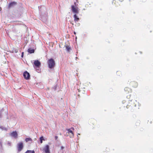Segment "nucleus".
I'll return each instance as SVG.
<instances>
[{
  "instance_id": "f257e3e1",
  "label": "nucleus",
  "mask_w": 153,
  "mask_h": 153,
  "mask_svg": "<svg viewBox=\"0 0 153 153\" xmlns=\"http://www.w3.org/2000/svg\"><path fill=\"white\" fill-rule=\"evenodd\" d=\"M48 66L49 68H53L55 65V62L53 59H49L48 61Z\"/></svg>"
},
{
  "instance_id": "f03ea898",
  "label": "nucleus",
  "mask_w": 153,
  "mask_h": 153,
  "mask_svg": "<svg viewBox=\"0 0 153 153\" xmlns=\"http://www.w3.org/2000/svg\"><path fill=\"white\" fill-rule=\"evenodd\" d=\"M71 7L72 12L75 14L79 13V9L77 6H75L72 5H71Z\"/></svg>"
},
{
  "instance_id": "7ed1b4c3",
  "label": "nucleus",
  "mask_w": 153,
  "mask_h": 153,
  "mask_svg": "<svg viewBox=\"0 0 153 153\" xmlns=\"http://www.w3.org/2000/svg\"><path fill=\"white\" fill-rule=\"evenodd\" d=\"M66 130L68 131V134L71 133L70 135V138H73L74 137V134L72 130H74V128L73 127H71L70 128L67 129Z\"/></svg>"
},
{
  "instance_id": "20e7f679",
  "label": "nucleus",
  "mask_w": 153,
  "mask_h": 153,
  "mask_svg": "<svg viewBox=\"0 0 153 153\" xmlns=\"http://www.w3.org/2000/svg\"><path fill=\"white\" fill-rule=\"evenodd\" d=\"M23 143L21 142L17 144V149L18 152H20L23 149Z\"/></svg>"
},
{
  "instance_id": "39448f33",
  "label": "nucleus",
  "mask_w": 153,
  "mask_h": 153,
  "mask_svg": "<svg viewBox=\"0 0 153 153\" xmlns=\"http://www.w3.org/2000/svg\"><path fill=\"white\" fill-rule=\"evenodd\" d=\"M130 85L131 87L135 88L137 87L138 84L136 82L132 81L130 82Z\"/></svg>"
},
{
  "instance_id": "423d86ee",
  "label": "nucleus",
  "mask_w": 153,
  "mask_h": 153,
  "mask_svg": "<svg viewBox=\"0 0 153 153\" xmlns=\"http://www.w3.org/2000/svg\"><path fill=\"white\" fill-rule=\"evenodd\" d=\"M23 76L25 79L27 80L29 79L30 78V75L29 73L27 71L24 72Z\"/></svg>"
},
{
  "instance_id": "0eeeda50",
  "label": "nucleus",
  "mask_w": 153,
  "mask_h": 153,
  "mask_svg": "<svg viewBox=\"0 0 153 153\" xmlns=\"http://www.w3.org/2000/svg\"><path fill=\"white\" fill-rule=\"evenodd\" d=\"M125 92L126 94H128L132 92V90L128 87H126L124 88Z\"/></svg>"
},
{
  "instance_id": "6e6552de",
  "label": "nucleus",
  "mask_w": 153,
  "mask_h": 153,
  "mask_svg": "<svg viewBox=\"0 0 153 153\" xmlns=\"http://www.w3.org/2000/svg\"><path fill=\"white\" fill-rule=\"evenodd\" d=\"M49 146L46 145L43 148V150L45 151V153H50Z\"/></svg>"
},
{
  "instance_id": "1a4fd4ad",
  "label": "nucleus",
  "mask_w": 153,
  "mask_h": 153,
  "mask_svg": "<svg viewBox=\"0 0 153 153\" xmlns=\"http://www.w3.org/2000/svg\"><path fill=\"white\" fill-rule=\"evenodd\" d=\"M16 2L15 1L11 2L9 4L8 8L9 9L10 8L13 7L14 6L16 5Z\"/></svg>"
},
{
  "instance_id": "9d476101",
  "label": "nucleus",
  "mask_w": 153,
  "mask_h": 153,
  "mask_svg": "<svg viewBox=\"0 0 153 153\" xmlns=\"http://www.w3.org/2000/svg\"><path fill=\"white\" fill-rule=\"evenodd\" d=\"M34 64L35 66L39 67L40 66L41 63L38 60H36L34 61Z\"/></svg>"
},
{
  "instance_id": "9b49d317",
  "label": "nucleus",
  "mask_w": 153,
  "mask_h": 153,
  "mask_svg": "<svg viewBox=\"0 0 153 153\" xmlns=\"http://www.w3.org/2000/svg\"><path fill=\"white\" fill-rule=\"evenodd\" d=\"M11 135L15 138H17V137L18 134L16 131H13L11 133Z\"/></svg>"
},
{
  "instance_id": "f8f14e48",
  "label": "nucleus",
  "mask_w": 153,
  "mask_h": 153,
  "mask_svg": "<svg viewBox=\"0 0 153 153\" xmlns=\"http://www.w3.org/2000/svg\"><path fill=\"white\" fill-rule=\"evenodd\" d=\"M74 20L75 22H78L79 20V18L78 17L76 14H75L74 15Z\"/></svg>"
},
{
  "instance_id": "ddd939ff",
  "label": "nucleus",
  "mask_w": 153,
  "mask_h": 153,
  "mask_svg": "<svg viewBox=\"0 0 153 153\" xmlns=\"http://www.w3.org/2000/svg\"><path fill=\"white\" fill-rule=\"evenodd\" d=\"M28 51L30 53H33L34 52V50L33 49H32L31 48H30L28 49Z\"/></svg>"
},
{
  "instance_id": "4468645a",
  "label": "nucleus",
  "mask_w": 153,
  "mask_h": 153,
  "mask_svg": "<svg viewBox=\"0 0 153 153\" xmlns=\"http://www.w3.org/2000/svg\"><path fill=\"white\" fill-rule=\"evenodd\" d=\"M25 141L26 142H27L29 141H32V140L30 138H27L25 139Z\"/></svg>"
},
{
  "instance_id": "2eb2a0df",
  "label": "nucleus",
  "mask_w": 153,
  "mask_h": 153,
  "mask_svg": "<svg viewBox=\"0 0 153 153\" xmlns=\"http://www.w3.org/2000/svg\"><path fill=\"white\" fill-rule=\"evenodd\" d=\"M25 153H35V152L33 150H27Z\"/></svg>"
},
{
  "instance_id": "dca6fc26",
  "label": "nucleus",
  "mask_w": 153,
  "mask_h": 153,
  "mask_svg": "<svg viewBox=\"0 0 153 153\" xmlns=\"http://www.w3.org/2000/svg\"><path fill=\"white\" fill-rule=\"evenodd\" d=\"M65 48H66L67 50L68 51H70V50L71 49V48L69 46H68V45L66 46Z\"/></svg>"
},
{
  "instance_id": "f3484780",
  "label": "nucleus",
  "mask_w": 153,
  "mask_h": 153,
  "mask_svg": "<svg viewBox=\"0 0 153 153\" xmlns=\"http://www.w3.org/2000/svg\"><path fill=\"white\" fill-rule=\"evenodd\" d=\"M18 49H13V52H15V53H17L18 52Z\"/></svg>"
},
{
  "instance_id": "a211bd4d",
  "label": "nucleus",
  "mask_w": 153,
  "mask_h": 153,
  "mask_svg": "<svg viewBox=\"0 0 153 153\" xmlns=\"http://www.w3.org/2000/svg\"><path fill=\"white\" fill-rule=\"evenodd\" d=\"M116 74L117 76H120L121 74V72L120 71H118L117 72Z\"/></svg>"
},
{
  "instance_id": "6ab92c4d",
  "label": "nucleus",
  "mask_w": 153,
  "mask_h": 153,
  "mask_svg": "<svg viewBox=\"0 0 153 153\" xmlns=\"http://www.w3.org/2000/svg\"><path fill=\"white\" fill-rule=\"evenodd\" d=\"M40 142L41 143H42V140H44L43 137L42 136L40 138Z\"/></svg>"
},
{
  "instance_id": "aec40b11",
  "label": "nucleus",
  "mask_w": 153,
  "mask_h": 153,
  "mask_svg": "<svg viewBox=\"0 0 153 153\" xmlns=\"http://www.w3.org/2000/svg\"><path fill=\"white\" fill-rule=\"evenodd\" d=\"M131 97V95L129 94L128 95L126 96V97L128 99H129L130 98V97Z\"/></svg>"
},
{
  "instance_id": "412c9836",
  "label": "nucleus",
  "mask_w": 153,
  "mask_h": 153,
  "mask_svg": "<svg viewBox=\"0 0 153 153\" xmlns=\"http://www.w3.org/2000/svg\"><path fill=\"white\" fill-rule=\"evenodd\" d=\"M78 3L76 1V2H74V6H78Z\"/></svg>"
},
{
  "instance_id": "4be33fe9",
  "label": "nucleus",
  "mask_w": 153,
  "mask_h": 153,
  "mask_svg": "<svg viewBox=\"0 0 153 153\" xmlns=\"http://www.w3.org/2000/svg\"><path fill=\"white\" fill-rule=\"evenodd\" d=\"M58 138V137L57 136H55V139L56 140H57Z\"/></svg>"
},
{
  "instance_id": "5701e85b",
  "label": "nucleus",
  "mask_w": 153,
  "mask_h": 153,
  "mask_svg": "<svg viewBox=\"0 0 153 153\" xmlns=\"http://www.w3.org/2000/svg\"><path fill=\"white\" fill-rule=\"evenodd\" d=\"M116 3V1L115 0H113V3L114 4H115V3Z\"/></svg>"
},
{
  "instance_id": "b1692460",
  "label": "nucleus",
  "mask_w": 153,
  "mask_h": 153,
  "mask_svg": "<svg viewBox=\"0 0 153 153\" xmlns=\"http://www.w3.org/2000/svg\"><path fill=\"white\" fill-rule=\"evenodd\" d=\"M130 106V105H127L126 106V107L127 108H129Z\"/></svg>"
},
{
  "instance_id": "393cba45",
  "label": "nucleus",
  "mask_w": 153,
  "mask_h": 153,
  "mask_svg": "<svg viewBox=\"0 0 153 153\" xmlns=\"http://www.w3.org/2000/svg\"><path fill=\"white\" fill-rule=\"evenodd\" d=\"M23 55H24V52H22V56H21L22 57H23Z\"/></svg>"
},
{
  "instance_id": "a878e982",
  "label": "nucleus",
  "mask_w": 153,
  "mask_h": 153,
  "mask_svg": "<svg viewBox=\"0 0 153 153\" xmlns=\"http://www.w3.org/2000/svg\"><path fill=\"white\" fill-rule=\"evenodd\" d=\"M94 123V122H93V121H92V122H91V124H93V125H94L95 124L93 123Z\"/></svg>"
},
{
  "instance_id": "bb28decb",
  "label": "nucleus",
  "mask_w": 153,
  "mask_h": 153,
  "mask_svg": "<svg viewBox=\"0 0 153 153\" xmlns=\"http://www.w3.org/2000/svg\"><path fill=\"white\" fill-rule=\"evenodd\" d=\"M64 149V147H63V146H61V149L62 150V149Z\"/></svg>"
},
{
  "instance_id": "cd10ccee",
  "label": "nucleus",
  "mask_w": 153,
  "mask_h": 153,
  "mask_svg": "<svg viewBox=\"0 0 153 153\" xmlns=\"http://www.w3.org/2000/svg\"><path fill=\"white\" fill-rule=\"evenodd\" d=\"M82 94L81 93H80V94H79L78 95V96H80V95H81Z\"/></svg>"
},
{
  "instance_id": "c85d7f7f",
  "label": "nucleus",
  "mask_w": 153,
  "mask_h": 153,
  "mask_svg": "<svg viewBox=\"0 0 153 153\" xmlns=\"http://www.w3.org/2000/svg\"><path fill=\"white\" fill-rule=\"evenodd\" d=\"M77 90H78V91L79 92H80V90L79 89H78Z\"/></svg>"
},
{
  "instance_id": "c756f323",
  "label": "nucleus",
  "mask_w": 153,
  "mask_h": 153,
  "mask_svg": "<svg viewBox=\"0 0 153 153\" xmlns=\"http://www.w3.org/2000/svg\"><path fill=\"white\" fill-rule=\"evenodd\" d=\"M2 10V8H1V7H0V11H1Z\"/></svg>"
},
{
  "instance_id": "7c9ffc66",
  "label": "nucleus",
  "mask_w": 153,
  "mask_h": 153,
  "mask_svg": "<svg viewBox=\"0 0 153 153\" xmlns=\"http://www.w3.org/2000/svg\"><path fill=\"white\" fill-rule=\"evenodd\" d=\"M76 1L77 2V3H79V2H78V0H76Z\"/></svg>"
},
{
  "instance_id": "2f4dec72",
  "label": "nucleus",
  "mask_w": 153,
  "mask_h": 153,
  "mask_svg": "<svg viewBox=\"0 0 153 153\" xmlns=\"http://www.w3.org/2000/svg\"><path fill=\"white\" fill-rule=\"evenodd\" d=\"M123 0H119V1H123Z\"/></svg>"
},
{
  "instance_id": "473e14b6",
  "label": "nucleus",
  "mask_w": 153,
  "mask_h": 153,
  "mask_svg": "<svg viewBox=\"0 0 153 153\" xmlns=\"http://www.w3.org/2000/svg\"><path fill=\"white\" fill-rule=\"evenodd\" d=\"M74 33L75 34H76V33L75 32H74Z\"/></svg>"
}]
</instances>
